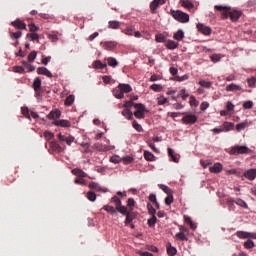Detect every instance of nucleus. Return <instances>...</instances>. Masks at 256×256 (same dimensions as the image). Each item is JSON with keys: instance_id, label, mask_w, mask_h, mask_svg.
<instances>
[{"instance_id": "obj_1", "label": "nucleus", "mask_w": 256, "mask_h": 256, "mask_svg": "<svg viewBox=\"0 0 256 256\" xmlns=\"http://www.w3.org/2000/svg\"><path fill=\"white\" fill-rule=\"evenodd\" d=\"M215 11H219L221 13V19H231V21L236 22L239 21L243 12L237 9H232L231 6H223V5H215Z\"/></svg>"}, {"instance_id": "obj_2", "label": "nucleus", "mask_w": 256, "mask_h": 256, "mask_svg": "<svg viewBox=\"0 0 256 256\" xmlns=\"http://www.w3.org/2000/svg\"><path fill=\"white\" fill-rule=\"evenodd\" d=\"M228 153L229 155H249L251 149L247 146L235 145L229 149Z\"/></svg>"}, {"instance_id": "obj_3", "label": "nucleus", "mask_w": 256, "mask_h": 256, "mask_svg": "<svg viewBox=\"0 0 256 256\" xmlns=\"http://www.w3.org/2000/svg\"><path fill=\"white\" fill-rule=\"evenodd\" d=\"M170 15L179 23H189V14L181 10H171Z\"/></svg>"}, {"instance_id": "obj_4", "label": "nucleus", "mask_w": 256, "mask_h": 256, "mask_svg": "<svg viewBox=\"0 0 256 256\" xmlns=\"http://www.w3.org/2000/svg\"><path fill=\"white\" fill-rule=\"evenodd\" d=\"M135 112H134V117H136V119H145V114L149 113V110H147V108L141 104H135Z\"/></svg>"}, {"instance_id": "obj_5", "label": "nucleus", "mask_w": 256, "mask_h": 256, "mask_svg": "<svg viewBox=\"0 0 256 256\" xmlns=\"http://www.w3.org/2000/svg\"><path fill=\"white\" fill-rule=\"evenodd\" d=\"M179 231L180 232L176 233L175 239L177 241H189V237L187 236L189 235V229L183 225H179Z\"/></svg>"}, {"instance_id": "obj_6", "label": "nucleus", "mask_w": 256, "mask_h": 256, "mask_svg": "<svg viewBox=\"0 0 256 256\" xmlns=\"http://www.w3.org/2000/svg\"><path fill=\"white\" fill-rule=\"evenodd\" d=\"M182 123L184 125H195L197 123V116L195 114H186L182 118Z\"/></svg>"}, {"instance_id": "obj_7", "label": "nucleus", "mask_w": 256, "mask_h": 256, "mask_svg": "<svg viewBox=\"0 0 256 256\" xmlns=\"http://www.w3.org/2000/svg\"><path fill=\"white\" fill-rule=\"evenodd\" d=\"M11 26L15 27V29H19L20 31H27V24L23 22L21 19H16L15 21L11 22Z\"/></svg>"}, {"instance_id": "obj_8", "label": "nucleus", "mask_w": 256, "mask_h": 256, "mask_svg": "<svg viewBox=\"0 0 256 256\" xmlns=\"http://www.w3.org/2000/svg\"><path fill=\"white\" fill-rule=\"evenodd\" d=\"M197 29H198L199 33H202V35H206V36L211 35V31H212L211 27L206 26L203 23H198Z\"/></svg>"}, {"instance_id": "obj_9", "label": "nucleus", "mask_w": 256, "mask_h": 256, "mask_svg": "<svg viewBox=\"0 0 256 256\" xmlns=\"http://www.w3.org/2000/svg\"><path fill=\"white\" fill-rule=\"evenodd\" d=\"M243 176L248 179V181H255L256 178V169L251 168L244 172Z\"/></svg>"}, {"instance_id": "obj_10", "label": "nucleus", "mask_w": 256, "mask_h": 256, "mask_svg": "<svg viewBox=\"0 0 256 256\" xmlns=\"http://www.w3.org/2000/svg\"><path fill=\"white\" fill-rule=\"evenodd\" d=\"M58 139L61 143H67V145H71L75 141V138L72 136H65L61 133L58 134Z\"/></svg>"}, {"instance_id": "obj_11", "label": "nucleus", "mask_w": 256, "mask_h": 256, "mask_svg": "<svg viewBox=\"0 0 256 256\" xmlns=\"http://www.w3.org/2000/svg\"><path fill=\"white\" fill-rule=\"evenodd\" d=\"M53 125H55V127L69 128V127H71V122L69 120H63V119L54 120Z\"/></svg>"}, {"instance_id": "obj_12", "label": "nucleus", "mask_w": 256, "mask_h": 256, "mask_svg": "<svg viewBox=\"0 0 256 256\" xmlns=\"http://www.w3.org/2000/svg\"><path fill=\"white\" fill-rule=\"evenodd\" d=\"M37 73L38 75H45V77H48L49 79L53 78V73H51V71L45 67H38Z\"/></svg>"}, {"instance_id": "obj_13", "label": "nucleus", "mask_w": 256, "mask_h": 256, "mask_svg": "<svg viewBox=\"0 0 256 256\" xmlns=\"http://www.w3.org/2000/svg\"><path fill=\"white\" fill-rule=\"evenodd\" d=\"M159 5H165V0H153L150 3V10L152 11V13H155V11H157Z\"/></svg>"}, {"instance_id": "obj_14", "label": "nucleus", "mask_w": 256, "mask_h": 256, "mask_svg": "<svg viewBox=\"0 0 256 256\" xmlns=\"http://www.w3.org/2000/svg\"><path fill=\"white\" fill-rule=\"evenodd\" d=\"M226 91L235 93L237 91H243V88L241 87V85L231 83L226 86Z\"/></svg>"}, {"instance_id": "obj_15", "label": "nucleus", "mask_w": 256, "mask_h": 256, "mask_svg": "<svg viewBox=\"0 0 256 256\" xmlns=\"http://www.w3.org/2000/svg\"><path fill=\"white\" fill-rule=\"evenodd\" d=\"M59 117H61V111L60 110H52L48 115H47V119H54V121H57V119H59Z\"/></svg>"}, {"instance_id": "obj_16", "label": "nucleus", "mask_w": 256, "mask_h": 256, "mask_svg": "<svg viewBox=\"0 0 256 256\" xmlns=\"http://www.w3.org/2000/svg\"><path fill=\"white\" fill-rule=\"evenodd\" d=\"M168 155L171 158V161L174 163H179L180 156L179 154H175V151H173L172 148H168Z\"/></svg>"}, {"instance_id": "obj_17", "label": "nucleus", "mask_w": 256, "mask_h": 256, "mask_svg": "<svg viewBox=\"0 0 256 256\" xmlns=\"http://www.w3.org/2000/svg\"><path fill=\"white\" fill-rule=\"evenodd\" d=\"M210 173H221L223 171V165L221 163H215L209 168Z\"/></svg>"}, {"instance_id": "obj_18", "label": "nucleus", "mask_w": 256, "mask_h": 256, "mask_svg": "<svg viewBox=\"0 0 256 256\" xmlns=\"http://www.w3.org/2000/svg\"><path fill=\"white\" fill-rule=\"evenodd\" d=\"M72 175H76L77 178L87 177V173H85V171H83L82 169H79V168H74L72 170Z\"/></svg>"}, {"instance_id": "obj_19", "label": "nucleus", "mask_w": 256, "mask_h": 256, "mask_svg": "<svg viewBox=\"0 0 256 256\" xmlns=\"http://www.w3.org/2000/svg\"><path fill=\"white\" fill-rule=\"evenodd\" d=\"M118 86L120 87L123 95L124 93H131L133 91V88L129 84L120 83Z\"/></svg>"}, {"instance_id": "obj_20", "label": "nucleus", "mask_w": 256, "mask_h": 256, "mask_svg": "<svg viewBox=\"0 0 256 256\" xmlns=\"http://www.w3.org/2000/svg\"><path fill=\"white\" fill-rule=\"evenodd\" d=\"M167 254L169 256H176L177 255V248L173 247L171 243L166 244Z\"/></svg>"}, {"instance_id": "obj_21", "label": "nucleus", "mask_w": 256, "mask_h": 256, "mask_svg": "<svg viewBox=\"0 0 256 256\" xmlns=\"http://www.w3.org/2000/svg\"><path fill=\"white\" fill-rule=\"evenodd\" d=\"M115 47H117V42H114V41L105 42L103 45V48L106 51H113V49H115Z\"/></svg>"}, {"instance_id": "obj_22", "label": "nucleus", "mask_w": 256, "mask_h": 256, "mask_svg": "<svg viewBox=\"0 0 256 256\" xmlns=\"http://www.w3.org/2000/svg\"><path fill=\"white\" fill-rule=\"evenodd\" d=\"M113 95L116 99H123V97H125V94H123L119 86L113 89Z\"/></svg>"}, {"instance_id": "obj_23", "label": "nucleus", "mask_w": 256, "mask_h": 256, "mask_svg": "<svg viewBox=\"0 0 256 256\" xmlns=\"http://www.w3.org/2000/svg\"><path fill=\"white\" fill-rule=\"evenodd\" d=\"M122 115L125 119H128V121H133V112H131V109L125 108L122 110Z\"/></svg>"}, {"instance_id": "obj_24", "label": "nucleus", "mask_w": 256, "mask_h": 256, "mask_svg": "<svg viewBox=\"0 0 256 256\" xmlns=\"http://www.w3.org/2000/svg\"><path fill=\"white\" fill-rule=\"evenodd\" d=\"M184 221L187 225L190 226V229H192L193 231H195L197 229V224H195V222H193V220L191 219V217L189 216H184Z\"/></svg>"}, {"instance_id": "obj_25", "label": "nucleus", "mask_w": 256, "mask_h": 256, "mask_svg": "<svg viewBox=\"0 0 256 256\" xmlns=\"http://www.w3.org/2000/svg\"><path fill=\"white\" fill-rule=\"evenodd\" d=\"M165 45L167 49H170L171 51H173L174 49H177V47H179V42L168 40Z\"/></svg>"}, {"instance_id": "obj_26", "label": "nucleus", "mask_w": 256, "mask_h": 256, "mask_svg": "<svg viewBox=\"0 0 256 256\" xmlns=\"http://www.w3.org/2000/svg\"><path fill=\"white\" fill-rule=\"evenodd\" d=\"M173 39L176 41H183V39H185V33L183 30H178L176 33H174Z\"/></svg>"}, {"instance_id": "obj_27", "label": "nucleus", "mask_w": 256, "mask_h": 256, "mask_svg": "<svg viewBox=\"0 0 256 256\" xmlns=\"http://www.w3.org/2000/svg\"><path fill=\"white\" fill-rule=\"evenodd\" d=\"M126 216V219H125V225H129L133 219H135V213L134 212H131L129 211L127 214H125Z\"/></svg>"}, {"instance_id": "obj_28", "label": "nucleus", "mask_w": 256, "mask_h": 256, "mask_svg": "<svg viewBox=\"0 0 256 256\" xmlns=\"http://www.w3.org/2000/svg\"><path fill=\"white\" fill-rule=\"evenodd\" d=\"M106 61H107V64L109 65V67L115 68L119 65V62L114 57H108V58H106Z\"/></svg>"}, {"instance_id": "obj_29", "label": "nucleus", "mask_w": 256, "mask_h": 256, "mask_svg": "<svg viewBox=\"0 0 256 256\" xmlns=\"http://www.w3.org/2000/svg\"><path fill=\"white\" fill-rule=\"evenodd\" d=\"M93 68L94 69H106L107 64H103L101 60H96L93 62Z\"/></svg>"}, {"instance_id": "obj_30", "label": "nucleus", "mask_w": 256, "mask_h": 256, "mask_svg": "<svg viewBox=\"0 0 256 256\" xmlns=\"http://www.w3.org/2000/svg\"><path fill=\"white\" fill-rule=\"evenodd\" d=\"M119 27H121V22L119 21H109L108 22V29H119Z\"/></svg>"}, {"instance_id": "obj_31", "label": "nucleus", "mask_w": 256, "mask_h": 256, "mask_svg": "<svg viewBox=\"0 0 256 256\" xmlns=\"http://www.w3.org/2000/svg\"><path fill=\"white\" fill-rule=\"evenodd\" d=\"M232 203H236V205H239V207H243V209H249V205H247V202H245V200H232Z\"/></svg>"}, {"instance_id": "obj_32", "label": "nucleus", "mask_w": 256, "mask_h": 256, "mask_svg": "<svg viewBox=\"0 0 256 256\" xmlns=\"http://www.w3.org/2000/svg\"><path fill=\"white\" fill-rule=\"evenodd\" d=\"M26 39H29L30 41H37V43H39V34L35 32L28 33L26 35Z\"/></svg>"}, {"instance_id": "obj_33", "label": "nucleus", "mask_w": 256, "mask_h": 256, "mask_svg": "<svg viewBox=\"0 0 256 256\" xmlns=\"http://www.w3.org/2000/svg\"><path fill=\"white\" fill-rule=\"evenodd\" d=\"M32 87H33L34 91L40 90L41 89V78L36 77L34 79Z\"/></svg>"}, {"instance_id": "obj_34", "label": "nucleus", "mask_w": 256, "mask_h": 256, "mask_svg": "<svg viewBox=\"0 0 256 256\" xmlns=\"http://www.w3.org/2000/svg\"><path fill=\"white\" fill-rule=\"evenodd\" d=\"M103 209L104 211H107V213H110V215H115L117 213V209L113 206L104 205Z\"/></svg>"}, {"instance_id": "obj_35", "label": "nucleus", "mask_w": 256, "mask_h": 256, "mask_svg": "<svg viewBox=\"0 0 256 256\" xmlns=\"http://www.w3.org/2000/svg\"><path fill=\"white\" fill-rule=\"evenodd\" d=\"M86 197L88 201H91L92 203L97 201V194H95V192L93 191L87 192Z\"/></svg>"}, {"instance_id": "obj_36", "label": "nucleus", "mask_w": 256, "mask_h": 256, "mask_svg": "<svg viewBox=\"0 0 256 256\" xmlns=\"http://www.w3.org/2000/svg\"><path fill=\"white\" fill-rule=\"evenodd\" d=\"M235 127V124L232 122H224L222 129H224V132L227 133L228 131H231Z\"/></svg>"}, {"instance_id": "obj_37", "label": "nucleus", "mask_w": 256, "mask_h": 256, "mask_svg": "<svg viewBox=\"0 0 256 256\" xmlns=\"http://www.w3.org/2000/svg\"><path fill=\"white\" fill-rule=\"evenodd\" d=\"M73 103H75V96L74 95H69L66 99H65V105L67 107H71V105H73Z\"/></svg>"}, {"instance_id": "obj_38", "label": "nucleus", "mask_w": 256, "mask_h": 256, "mask_svg": "<svg viewBox=\"0 0 256 256\" xmlns=\"http://www.w3.org/2000/svg\"><path fill=\"white\" fill-rule=\"evenodd\" d=\"M89 189H94V191H98V192H101L103 191V188H101V186H99V184L95 183V182H91L89 185H88Z\"/></svg>"}, {"instance_id": "obj_39", "label": "nucleus", "mask_w": 256, "mask_h": 256, "mask_svg": "<svg viewBox=\"0 0 256 256\" xmlns=\"http://www.w3.org/2000/svg\"><path fill=\"white\" fill-rule=\"evenodd\" d=\"M159 187H160V189H161L162 191H164V193H166L167 195L173 194V190H171V188H169L167 185H165V184H160Z\"/></svg>"}, {"instance_id": "obj_40", "label": "nucleus", "mask_w": 256, "mask_h": 256, "mask_svg": "<svg viewBox=\"0 0 256 256\" xmlns=\"http://www.w3.org/2000/svg\"><path fill=\"white\" fill-rule=\"evenodd\" d=\"M132 127L138 131V133H143V126H141V124H139V122H137L136 120H134L132 122Z\"/></svg>"}, {"instance_id": "obj_41", "label": "nucleus", "mask_w": 256, "mask_h": 256, "mask_svg": "<svg viewBox=\"0 0 256 256\" xmlns=\"http://www.w3.org/2000/svg\"><path fill=\"white\" fill-rule=\"evenodd\" d=\"M116 211H118V213H121V215H127V213L129 212L127 211V207L121 204L116 207Z\"/></svg>"}, {"instance_id": "obj_42", "label": "nucleus", "mask_w": 256, "mask_h": 256, "mask_svg": "<svg viewBox=\"0 0 256 256\" xmlns=\"http://www.w3.org/2000/svg\"><path fill=\"white\" fill-rule=\"evenodd\" d=\"M144 159H146V161H155V155H153V153H151L149 151H145Z\"/></svg>"}, {"instance_id": "obj_43", "label": "nucleus", "mask_w": 256, "mask_h": 256, "mask_svg": "<svg viewBox=\"0 0 256 256\" xmlns=\"http://www.w3.org/2000/svg\"><path fill=\"white\" fill-rule=\"evenodd\" d=\"M198 84L200 87H205L206 89H211V86L213 85L211 82L205 80H200Z\"/></svg>"}, {"instance_id": "obj_44", "label": "nucleus", "mask_w": 256, "mask_h": 256, "mask_svg": "<svg viewBox=\"0 0 256 256\" xmlns=\"http://www.w3.org/2000/svg\"><path fill=\"white\" fill-rule=\"evenodd\" d=\"M236 235L239 237V239H249V232L237 231Z\"/></svg>"}, {"instance_id": "obj_45", "label": "nucleus", "mask_w": 256, "mask_h": 256, "mask_svg": "<svg viewBox=\"0 0 256 256\" xmlns=\"http://www.w3.org/2000/svg\"><path fill=\"white\" fill-rule=\"evenodd\" d=\"M50 146L54 151H58V153H61V151H63V148L57 142H51Z\"/></svg>"}, {"instance_id": "obj_46", "label": "nucleus", "mask_w": 256, "mask_h": 256, "mask_svg": "<svg viewBox=\"0 0 256 256\" xmlns=\"http://www.w3.org/2000/svg\"><path fill=\"white\" fill-rule=\"evenodd\" d=\"M180 3L182 5V7H185V9H193V7H194V5L187 0H181Z\"/></svg>"}, {"instance_id": "obj_47", "label": "nucleus", "mask_w": 256, "mask_h": 256, "mask_svg": "<svg viewBox=\"0 0 256 256\" xmlns=\"http://www.w3.org/2000/svg\"><path fill=\"white\" fill-rule=\"evenodd\" d=\"M245 249H253L255 247V242L253 240L248 239L246 242H244Z\"/></svg>"}, {"instance_id": "obj_48", "label": "nucleus", "mask_w": 256, "mask_h": 256, "mask_svg": "<svg viewBox=\"0 0 256 256\" xmlns=\"http://www.w3.org/2000/svg\"><path fill=\"white\" fill-rule=\"evenodd\" d=\"M22 35H23V32H21V31L10 32V37L12 39H21Z\"/></svg>"}, {"instance_id": "obj_49", "label": "nucleus", "mask_w": 256, "mask_h": 256, "mask_svg": "<svg viewBox=\"0 0 256 256\" xmlns=\"http://www.w3.org/2000/svg\"><path fill=\"white\" fill-rule=\"evenodd\" d=\"M246 128H247V122H242L236 125V131L238 132L245 131Z\"/></svg>"}, {"instance_id": "obj_50", "label": "nucleus", "mask_w": 256, "mask_h": 256, "mask_svg": "<svg viewBox=\"0 0 256 256\" xmlns=\"http://www.w3.org/2000/svg\"><path fill=\"white\" fill-rule=\"evenodd\" d=\"M189 79V75L185 74L183 76H175L174 81H178V83H181L183 81H187Z\"/></svg>"}, {"instance_id": "obj_51", "label": "nucleus", "mask_w": 256, "mask_h": 256, "mask_svg": "<svg viewBox=\"0 0 256 256\" xmlns=\"http://www.w3.org/2000/svg\"><path fill=\"white\" fill-rule=\"evenodd\" d=\"M157 223V216H152L150 219H148V227H155Z\"/></svg>"}, {"instance_id": "obj_52", "label": "nucleus", "mask_w": 256, "mask_h": 256, "mask_svg": "<svg viewBox=\"0 0 256 256\" xmlns=\"http://www.w3.org/2000/svg\"><path fill=\"white\" fill-rule=\"evenodd\" d=\"M147 209H148L149 215L155 216V213H157V210H155V208L153 207V205H151V203L147 204Z\"/></svg>"}, {"instance_id": "obj_53", "label": "nucleus", "mask_w": 256, "mask_h": 256, "mask_svg": "<svg viewBox=\"0 0 256 256\" xmlns=\"http://www.w3.org/2000/svg\"><path fill=\"white\" fill-rule=\"evenodd\" d=\"M35 59H37V52L36 51L30 52V54L28 55V61L30 63H33V61H35Z\"/></svg>"}, {"instance_id": "obj_54", "label": "nucleus", "mask_w": 256, "mask_h": 256, "mask_svg": "<svg viewBox=\"0 0 256 256\" xmlns=\"http://www.w3.org/2000/svg\"><path fill=\"white\" fill-rule=\"evenodd\" d=\"M135 105H137V103H134L133 100H130V101H126L123 107H125V109H131V107L135 108Z\"/></svg>"}, {"instance_id": "obj_55", "label": "nucleus", "mask_w": 256, "mask_h": 256, "mask_svg": "<svg viewBox=\"0 0 256 256\" xmlns=\"http://www.w3.org/2000/svg\"><path fill=\"white\" fill-rule=\"evenodd\" d=\"M226 111H228V113H231V111H235V105L232 104L231 101H228L226 103Z\"/></svg>"}, {"instance_id": "obj_56", "label": "nucleus", "mask_w": 256, "mask_h": 256, "mask_svg": "<svg viewBox=\"0 0 256 256\" xmlns=\"http://www.w3.org/2000/svg\"><path fill=\"white\" fill-rule=\"evenodd\" d=\"M74 183L76 185H87V181L84 178H75Z\"/></svg>"}, {"instance_id": "obj_57", "label": "nucleus", "mask_w": 256, "mask_h": 256, "mask_svg": "<svg viewBox=\"0 0 256 256\" xmlns=\"http://www.w3.org/2000/svg\"><path fill=\"white\" fill-rule=\"evenodd\" d=\"M127 207L130 208V211H133V207H135V199L129 198L127 200Z\"/></svg>"}, {"instance_id": "obj_58", "label": "nucleus", "mask_w": 256, "mask_h": 256, "mask_svg": "<svg viewBox=\"0 0 256 256\" xmlns=\"http://www.w3.org/2000/svg\"><path fill=\"white\" fill-rule=\"evenodd\" d=\"M210 59L213 63H219V61H221V56L219 54H213L210 56Z\"/></svg>"}, {"instance_id": "obj_59", "label": "nucleus", "mask_w": 256, "mask_h": 256, "mask_svg": "<svg viewBox=\"0 0 256 256\" xmlns=\"http://www.w3.org/2000/svg\"><path fill=\"white\" fill-rule=\"evenodd\" d=\"M157 43H165V36L163 34H157L155 36Z\"/></svg>"}, {"instance_id": "obj_60", "label": "nucleus", "mask_w": 256, "mask_h": 256, "mask_svg": "<svg viewBox=\"0 0 256 256\" xmlns=\"http://www.w3.org/2000/svg\"><path fill=\"white\" fill-rule=\"evenodd\" d=\"M243 108L244 109H253V101L248 100L243 103Z\"/></svg>"}, {"instance_id": "obj_61", "label": "nucleus", "mask_w": 256, "mask_h": 256, "mask_svg": "<svg viewBox=\"0 0 256 256\" xmlns=\"http://www.w3.org/2000/svg\"><path fill=\"white\" fill-rule=\"evenodd\" d=\"M22 114L26 119H31V115L29 114V108L27 107H22Z\"/></svg>"}, {"instance_id": "obj_62", "label": "nucleus", "mask_w": 256, "mask_h": 256, "mask_svg": "<svg viewBox=\"0 0 256 256\" xmlns=\"http://www.w3.org/2000/svg\"><path fill=\"white\" fill-rule=\"evenodd\" d=\"M247 83H248V87H255L256 78L255 77L248 78Z\"/></svg>"}, {"instance_id": "obj_63", "label": "nucleus", "mask_w": 256, "mask_h": 256, "mask_svg": "<svg viewBox=\"0 0 256 256\" xmlns=\"http://www.w3.org/2000/svg\"><path fill=\"white\" fill-rule=\"evenodd\" d=\"M44 137L47 141H51V139H53V137H55V135H53V133L49 132V131H45L44 132Z\"/></svg>"}, {"instance_id": "obj_64", "label": "nucleus", "mask_w": 256, "mask_h": 256, "mask_svg": "<svg viewBox=\"0 0 256 256\" xmlns=\"http://www.w3.org/2000/svg\"><path fill=\"white\" fill-rule=\"evenodd\" d=\"M166 205H171L173 203V194H168V196L165 198Z\"/></svg>"}]
</instances>
